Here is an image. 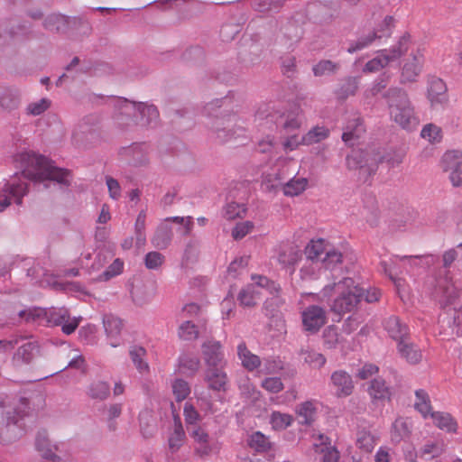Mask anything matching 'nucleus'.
Here are the masks:
<instances>
[{
    "label": "nucleus",
    "instance_id": "nucleus-1",
    "mask_svg": "<svg viewBox=\"0 0 462 462\" xmlns=\"http://www.w3.org/2000/svg\"><path fill=\"white\" fill-rule=\"evenodd\" d=\"M239 106V97L234 91L208 102L204 113L214 117L210 129L219 142L226 143L245 137V122L234 110Z\"/></svg>",
    "mask_w": 462,
    "mask_h": 462
},
{
    "label": "nucleus",
    "instance_id": "nucleus-2",
    "mask_svg": "<svg viewBox=\"0 0 462 462\" xmlns=\"http://www.w3.org/2000/svg\"><path fill=\"white\" fill-rule=\"evenodd\" d=\"M15 167L20 169L24 179L42 182L52 180L69 187L72 182V174L69 170L58 168L45 156L32 151L17 152L14 157Z\"/></svg>",
    "mask_w": 462,
    "mask_h": 462
},
{
    "label": "nucleus",
    "instance_id": "nucleus-3",
    "mask_svg": "<svg viewBox=\"0 0 462 462\" xmlns=\"http://www.w3.org/2000/svg\"><path fill=\"white\" fill-rule=\"evenodd\" d=\"M13 323L33 322L42 326H60L66 335L72 334L79 327L81 318L70 317L66 308L42 309L29 307L17 311V317L12 319Z\"/></svg>",
    "mask_w": 462,
    "mask_h": 462
},
{
    "label": "nucleus",
    "instance_id": "nucleus-4",
    "mask_svg": "<svg viewBox=\"0 0 462 462\" xmlns=\"http://www.w3.org/2000/svg\"><path fill=\"white\" fill-rule=\"evenodd\" d=\"M333 295L336 297L330 305V310L338 315H343L356 310L364 297V290L356 285L352 278H344L337 282L326 285L317 298L323 301Z\"/></svg>",
    "mask_w": 462,
    "mask_h": 462
},
{
    "label": "nucleus",
    "instance_id": "nucleus-5",
    "mask_svg": "<svg viewBox=\"0 0 462 462\" xmlns=\"http://www.w3.org/2000/svg\"><path fill=\"white\" fill-rule=\"evenodd\" d=\"M383 97L388 104L389 114L396 124L403 129L411 130L418 125L408 94L398 88H391Z\"/></svg>",
    "mask_w": 462,
    "mask_h": 462
},
{
    "label": "nucleus",
    "instance_id": "nucleus-6",
    "mask_svg": "<svg viewBox=\"0 0 462 462\" xmlns=\"http://www.w3.org/2000/svg\"><path fill=\"white\" fill-rule=\"evenodd\" d=\"M25 433L23 416L12 406L6 409L0 423V443L10 445L19 440Z\"/></svg>",
    "mask_w": 462,
    "mask_h": 462
},
{
    "label": "nucleus",
    "instance_id": "nucleus-7",
    "mask_svg": "<svg viewBox=\"0 0 462 462\" xmlns=\"http://www.w3.org/2000/svg\"><path fill=\"white\" fill-rule=\"evenodd\" d=\"M432 297L442 308L455 305L459 299V291L454 285L451 277L446 273L443 276L432 278L429 282Z\"/></svg>",
    "mask_w": 462,
    "mask_h": 462
},
{
    "label": "nucleus",
    "instance_id": "nucleus-8",
    "mask_svg": "<svg viewBox=\"0 0 462 462\" xmlns=\"http://www.w3.org/2000/svg\"><path fill=\"white\" fill-rule=\"evenodd\" d=\"M101 118L97 115H88L83 117L72 133L73 142L78 144L94 143L99 139Z\"/></svg>",
    "mask_w": 462,
    "mask_h": 462
},
{
    "label": "nucleus",
    "instance_id": "nucleus-9",
    "mask_svg": "<svg viewBox=\"0 0 462 462\" xmlns=\"http://www.w3.org/2000/svg\"><path fill=\"white\" fill-rule=\"evenodd\" d=\"M113 123L119 130L132 129L138 125L136 119V104L125 98H117L113 101Z\"/></svg>",
    "mask_w": 462,
    "mask_h": 462
},
{
    "label": "nucleus",
    "instance_id": "nucleus-10",
    "mask_svg": "<svg viewBox=\"0 0 462 462\" xmlns=\"http://www.w3.org/2000/svg\"><path fill=\"white\" fill-rule=\"evenodd\" d=\"M188 431L193 440L194 453L197 456L206 457L219 452L221 444L211 438L204 428L200 426L188 427Z\"/></svg>",
    "mask_w": 462,
    "mask_h": 462
},
{
    "label": "nucleus",
    "instance_id": "nucleus-11",
    "mask_svg": "<svg viewBox=\"0 0 462 462\" xmlns=\"http://www.w3.org/2000/svg\"><path fill=\"white\" fill-rule=\"evenodd\" d=\"M380 160V154L374 150H353L346 157V165L350 170L360 169L371 174L376 170Z\"/></svg>",
    "mask_w": 462,
    "mask_h": 462
},
{
    "label": "nucleus",
    "instance_id": "nucleus-12",
    "mask_svg": "<svg viewBox=\"0 0 462 462\" xmlns=\"http://www.w3.org/2000/svg\"><path fill=\"white\" fill-rule=\"evenodd\" d=\"M28 184L25 180L17 181L16 179L5 184L0 189V212L8 208L12 201L17 205L22 204V199L27 194Z\"/></svg>",
    "mask_w": 462,
    "mask_h": 462
},
{
    "label": "nucleus",
    "instance_id": "nucleus-13",
    "mask_svg": "<svg viewBox=\"0 0 462 462\" xmlns=\"http://www.w3.org/2000/svg\"><path fill=\"white\" fill-rule=\"evenodd\" d=\"M300 317L303 330L310 334L317 333L327 322L326 310L318 305L305 308Z\"/></svg>",
    "mask_w": 462,
    "mask_h": 462
},
{
    "label": "nucleus",
    "instance_id": "nucleus-14",
    "mask_svg": "<svg viewBox=\"0 0 462 462\" xmlns=\"http://www.w3.org/2000/svg\"><path fill=\"white\" fill-rule=\"evenodd\" d=\"M442 169L448 174L454 187L462 184V152L457 150L448 151L441 160Z\"/></svg>",
    "mask_w": 462,
    "mask_h": 462
},
{
    "label": "nucleus",
    "instance_id": "nucleus-15",
    "mask_svg": "<svg viewBox=\"0 0 462 462\" xmlns=\"http://www.w3.org/2000/svg\"><path fill=\"white\" fill-rule=\"evenodd\" d=\"M202 356L207 367L226 366V361L222 345L217 340H207L202 344Z\"/></svg>",
    "mask_w": 462,
    "mask_h": 462
},
{
    "label": "nucleus",
    "instance_id": "nucleus-16",
    "mask_svg": "<svg viewBox=\"0 0 462 462\" xmlns=\"http://www.w3.org/2000/svg\"><path fill=\"white\" fill-rule=\"evenodd\" d=\"M394 19L393 16H386L383 19V25L386 28V32L383 34H378V32H370L366 35L359 37L356 42H351L347 48L349 53H354L357 51H361L370 46L376 39L383 37H389L392 33V28L393 27Z\"/></svg>",
    "mask_w": 462,
    "mask_h": 462
},
{
    "label": "nucleus",
    "instance_id": "nucleus-17",
    "mask_svg": "<svg viewBox=\"0 0 462 462\" xmlns=\"http://www.w3.org/2000/svg\"><path fill=\"white\" fill-rule=\"evenodd\" d=\"M30 32V27L25 23H18L15 21H3L0 23V46L26 36Z\"/></svg>",
    "mask_w": 462,
    "mask_h": 462
},
{
    "label": "nucleus",
    "instance_id": "nucleus-18",
    "mask_svg": "<svg viewBox=\"0 0 462 462\" xmlns=\"http://www.w3.org/2000/svg\"><path fill=\"white\" fill-rule=\"evenodd\" d=\"M120 153L129 158V163L133 167H143L149 164V148L145 143H133L122 148Z\"/></svg>",
    "mask_w": 462,
    "mask_h": 462
},
{
    "label": "nucleus",
    "instance_id": "nucleus-19",
    "mask_svg": "<svg viewBox=\"0 0 462 462\" xmlns=\"http://www.w3.org/2000/svg\"><path fill=\"white\" fill-rule=\"evenodd\" d=\"M312 447L316 453L322 455V462H338V450L331 445L328 437L324 434L313 435Z\"/></svg>",
    "mask_w": 462,
    "mask_h": 462
},
{
    "label": "nucleus",
    "instance_id": "nucleus-20",
    "mask_svg": "<svg viewBox=\"0 0 462 462\" xmlns=\"http://www.w3.org/2000/svg\"><path fill=\"white\" fill-rule=\"evenodd\" d=\"M330 385L337 397H346L353 393L354 383L352 377L348 373L343 370H337L332 373L330 376Z\"/></svg>",
    "mask_w": 462,
    "mask_h": 462
},
{
    "label": "nucleus",
    "instance_id": "nucleus-21",
    "mask_svg": "<svg viewBox=\"0 0 462 462\" xmlns=\"http://www.w3.org/2000/svg\"><path fill=\"white\" fill-rule=\"evenodd\" d=\"M424 57L420 50L412 52L411 58L404 63L402 69L401 81L402 83L413 82L419 76L423 64Z\"/></svg>",
    "mask_w": 462,
    "mask_h": 462
},
{
    "label": "nucleus",
    "instance_id": "nucleus-22",
    "mask_svg": "<svg viewBox=\"0 0 462 462\" xmlns=\"http://www.w3.org/2000/svg\"><path fill=\"white\" fill-rule=\"evenodd\" d=\"M39 351V346L34 340H28L19 346L13 356L12 365L18 368L22 365L30 364Z\"/></svg>",
    "mask_w": 462,
    "mask_h": 462
},
{
    "label": "nucleus",
    "instance_id": "nucleus-23",
    "mask_svg": "<svg viewBox=\"0 0 462 462\" xmlns=\"http://www.w3.org/2000/svg\"><path fill=\"white\" fill-rule=\"evenodd\" d=\"M225 366H210L205 370V382L208 388L214 391H226L228 382L227 374L224 371Z\"/></svg>",
    "mask_w": 462,
    "mask_h": 462
},
{
    "label": "nucleus",
    "instance_id": "nucleus-24",
    "mask_svg": "<svg viewBox=\"0 0 462 462\" xmlns=\"http://www.w3.org/2000/svg\"><path fill=\"white\" fill-rule=\"evenodd\" d=\"M409 42L410 35L404 34L399 39L396 45L388 50H382L378 51V55L380 56L383 66L386 67L390 63L399 60L401 56L408 51Z\"/></svg>",
    "mask_w": 462,
    "mask_h": 462
},
{
    "label": "nucleus",
    "instance_id": "nucleus-25",
    "mask_svg": "<svg viewBox=\"0 0 462 462\" xmlns=\"http://www.w3.org/2000/svg\"><path fill=\"white\" fill-rule=\"evenodd\" d=\"M35 448L44 459L59 462L60 457L56 454L58 444H53L45 432H39L35 439Z\"/></svg>",
    "mask_w": 462,
    "mask_h": 462
},
{
    "label": "nucleus",
    "instance_id": "nucleus-26",
    "mask_svg": "<svg viewBox=\"0 0 462 462\" xmlns=\"http://www.w3.org/2000/svg\"><path fill=\"white\" fill-rule=\"evenodd\" d=\"M428 98L433 106L448 102L447 87L442 79L433 78L429 81Z\"/></svg>",
    "mask_w": 462,
    "mask_h": 462
},
{
    "label": "nucleus",
    "instance_id": "nucleus-27",
    "mask_svg": "<svg viewBox=\"0 0 462 462\" xmlns=\"http://www.w3.org/2000/svg\"><path fill=\"white\" fill-rule=\"evenodd\" d=\"M397 350L401 357L411 365L419 364L422 359L421 349L416 344L410 341L409 337L401 340L397 344Z\"/></svg>",
    "mask_w": 462,
    "mask_h": 462
},
{
    "label": "nucleus",
    "instance_id": "nucleus-28",
    "mask_svg": "<svg viewBox=\"0 0 462 462\" xmlns=\"http://www.w3.org/2000/svg\"><path fill=\"white\" fill-rule=\"evenodd\" d=\"M301 251L297 245L285 244L281 245L278 253V262L283 267H294L301 259ZM294 272L292 268L291 273Z\"/></svg>",
    "mask_w": 462,
    "mask_h": 462
},
{
    "label": "nucleus",
    "instance_id": "nucleus-29",
    "mask_svg": "<svg viewBox=\"0 0 462 462\" xmlns=\"http://www.w3.org/2000/svg\"><path fill=\"white\" fill-rule=\"evenodd\" d=\"M104 328L107 337L109 338V345L112 347H116L120 345L118 336L123 328L122 320L114 315H106L103 319Z\"/></svg>",
    "mask_w": 462,
    "mask_h": 462
},
{
    "label": "nucleus",
    "instance_id": "nucleus-30",
    "mask_svg": "<svg viewBox=\"0 0 462 462\" xmlns=\"http://www.w3.org/2000/svg\"><path fill=\"white\" fill-rule=\"evenodd\" d=\"M384 328L388 335L397 342L409 337V328L398 317H390L384 321Z\"/></svg>",
    "mask_w": 462,
    "mask_h": 462
},
{
    "label": "nucleus",
    "instance_id": "nucleus-31",
    "mask_svg": "<svg viewBox=\"0 0 462 462\" xmlns=\"http://www.w3.org/2000/svg\"><path fill=\"white\" fill-rule=\"evenodd\" d=\"M365 129L363 121L359 117H354L349 120L344 128L342 140L349 145H354L365 133Z\"/></svg>",
    "mask_w": 462,
    "mask_h": 462
},
{
    "label": "nucleus",
    "instance_id": "nucleus-32",
    "mask_svg": "<svg viewBox=\"0 0 462 462\" xmlns=\"http://www.w3.org/2000/svg\"><path fill=\"white\" fill-rule=\"evenodd\" d=\"M136 117H140L138 124L143 126H149L157 123L159 111L155 106L146 103H138L136 104Z\"/></svg>",
    "mask_w": 462,
    "mask_h": 462
},
{
    "label": "nucleus",
    "instance_id": "nucleus-33",
    "mask_svg": "<svg viewBox=\"0 0 462 462\" xmlns=\"http://www.w3.org/2000/svg\"><path fill=\"white\" fill-rule=\"evenodd\" d=\"M367 391L374 402L390 400L392 395L390 387L381 377L372 380Z\"/></svg>",
    "mask_w": 462,
    "mask_h": 462
},
{
    "label": "nucleus",
    "instance_id": "nucleus-34",
    "mask_svg": "<svg viewBox=\"0 0 462 462\" xmlns=\"http://www.w3.org/2000/svg\"><path fill=\"white\" fill-rule=\"evenodd\" d=\"M237 356L242 365L248 371H254L261 365V359L258 356L253 354L246 346L245 342L237 346Z\"/></svg>",
    "mask_w": 462,
    "mask_h": 462
},
{
    "label": "nucleus",
    "instance_id": "nucleus-35",
    "mask_svg": "<svg viewBox=\"0 0 462 462\" xmlns=\"http://www.w3.org/2000/svg\"><path fill=\"white\" fill-rule=\"evenodd\" d=\"M329 247L330 245L323 238L312 239L306 245L304 253L310 260L321 261Z\"/></svg>",
    "mask_w": 462,
    "mask_h": 462
},
{
    "label": "nucleus",
    "instance_id": "nucleus-36",
    "mask_svg": "<svg viewBox=\"0 0 462 462\" xmlns=\"http://www.w3.org/2000/svg\"><path fill=\"white\" fill-rule=\"evenodd\" d=\"M129 356L134 367L139 373L146 374L149 372L147 352L143 346L137 345L132 346L129 349Z\"/></svg>",
    "mask_w": 462,
    "mask_h": 462
},
{
    "label": "nucleus",
    "instance_id": "nucleus-37",
    "mask_svg": "<svg viewBox=\"0 0 462 462\" xmlns=\"http://www.w3.org/2000/svg\"><path fill=\"white\" fill-rule=\"evenodd\" d=\"M186 440L184 429L179 420H175L173 430L168 438V448L171 454L180 450Z\"/></svg>",
    "mask_w": 462,
    "mask_h": 462
},
{
    "label": "nucleus",
    "instance_id": "nucleus-38",
    "mask_svg": "<svg viewBox=\"0 0 462 462\" xmlns=\"http://www.w3.org/2000/svg\"><path fill=\"white\" fill-rule=\"evenodd\" d=\"M20 104V92L13 88H0V107L14 110Z\"/></svg>",
    "mask_w": 462,
    "mask_h": 462
},
{
    "label": "nucleus",
    "instance_id": "nucleus-39",
    "mask_svg": "<svg viewBox=\"0 0 462 462\" xmlns=\"http://www.w3.org/2000/svg\"><path fill=\"white\" fill-rule=\"evenodd\" d=\"M438 261V257L433 254L402 256V264L405 269L413 267H430Z\"/></svg>",
    "mask_w": 462,
    "mask_h": 462
},
{
    "label": "nucleus",
    "instance_id": "nucleus-40",
    "mask_svg": "<svg viewBox=\"0 0 462 462\" xmlns=\"http://www.w3.org/2000/svg\"><path fill=\"white\" fill-rule=\"evenodd\" d=\"M171 238V227L166 224H162L157 227L151 241L157 249H165L170 245Z\"/></svg>",
    "mask_w": 462,
    "mask_h": 462
},
{
    "label": "nucleus",
    "instance_id": "nucleus-41",
    "mask_svg": "<svg viewBox=\"0 0 462 462\" xmlns=\"http://www.w3.org/2000/svg\"><path fill=\"white\" fill-rule=\"evenodd\" d=\"M308 182V180L304 177H293L282 185L283 194L287 197L298 196L307 189Z\"/></svg>",
    "mask_w": 462,
    "mask_h": 462
},
{
    "label": "nucleus",
    "instance_id": "nucleus-42",
    "mask_svg": "<svg viewBox=\"0 0 462 462\" xmlns=\"http://www.w3.org/2000/svg\"><path fill=\"white\" fill-rule=\"evenodd\" d=\"M200 366L199 357L189 355L182 354L179 357V369L180 373L187 375H194Z\"/></svg>",
    "mask_w": 462,
    "mask_h": 462
},
{
    "label": "nucleus",
    "instance_id": "nucleus-43",
    "mask_svg": "<svg viewBox=\"0 0 462 462\" xmlns=\"http://www.w3.org/2000/svg\"><path fill=\"white\" fill-rule=\"evenodd\" d=\"M321 266L320 261H314L307 258L300 270V279L303 281L317 280L320 276Z\"/></svg>",
    "mask_w": 462,
    "mask_h": 462
},
{
    "label": "nucleus",
    "instance_id": "nucleus-44",
    "mask_svg": "<svg viewBox=\"0 0 462 462\" xmlns=\"http://www.w3.org/2000/svg\"><path fill=\"white\" fill-rule=\"evenodd\" d=\"M434 424L447 432H456L457 424L449 413L437 411L430 413Z\"/></svg>",
    "mask_w": 462,
    "mask_h": 462
},
{
    "label": "nucleus",
    "instance_id": "nucleus-45",
    "mask_svg": "<svg viewBox=\"0 0 462 462\" xmlns=\"http://www.w3.org/2000/svg\"><path fill=\"white\" fill-rule=\"evenodd\" d=\"M87 393L92 399L103 401L110 395V386L106 382L96 381L89 384Z\"/></svg>",
    "mask_w": 462,
    "mask_h": 462
},
{
    "label": "nucleus",
    "instance_id": "nucleus-46",
    "mask_svg": "<svg viewBox=\"0 0 462 462\" xmlns=\"http://www.w3.org/2000/svg\"><path fill=\"white\" fill-rule=\"evenodd\" d=\"M260 295V291L256 289L255 285L249 284L245 286L237 296L240 304L245 307H253L256 304Z\"/></svg>",
    "mask_w": 462,
    "mask_h": 462
},
{
    "label": "nucleus",
    "instance_id": "nucleus-47",
    "mask_svg": "<svg viewBox=\"0 0 462 462\" xmlns=\"http://www.w3.org/2000/svg\"><path fill=\"white\" fill-rule=\"evenodd\" d=\"M410 435V427L407 420L403 418H398L394 420L391 430V439L393 442H400Z\"/></svg>",
    "mask_w": 462,
    "mask_h": 462
},
{
    "label": "nucleus",
    "instance_id": "nucleus-48",
    "mask_svg": "<svg viewBox=\"0 0 462 462\" xmlns=\"http://www.w3.org/2000/svg\"><path fill=\"white\" fill-rule=\"evenodd\" d=\"M329 135V130L324 126H315L302 136L304 145H311L327 139Z\"/></svg>",
    "mask_w": 462,
    "mask_h": 462
},
{
    "label": "nucleus",
    "instance_id": "nucleus-49",
    "mask_svg": "<svg viewBox=\"0 0 462 462\" xmlns=\"http://www.w3.org/2000/svg\"><path fill=\"white\" fill-rule=\"evenodd\" d=\"M415 409L424 417L427 418L430 416L431 412V405L429 394L422 389L417 390L415 392Z\"/></svg>",
    "mask_w": 462,
    "mask_h": 462
},
{
    "label": "nucleus",
    "instance_id": "nucleus-50",
    "mask_svg": "<svg viewBox=\"0 0 462 462\" xmlns=\"http://www.w3.org/2000/svg\"><path fill=\"white\" fill-rule=\"evenodd\" d=\"M248 445L256 452L262 453L271 448V441L268 437L260 431H255L250 435Z\"/></svg>",
    "mask_w": 462,
    "mask_h": 462
},
{
    "label": "nucleus",
    "instance_id": "nucleus-51",
    "mask_svg": "<svg viewBox=\"0 0 462 462\" xmlns=\"http://www.w3.org/2000/svg\"><path fill=\"white\" fill-rule=\"evenodd\" d=\"M297 414L300 424L309 425L314 419L316 414V407L313 402L308 401L300 404L297 408Z\"/></svg>",
    "mask_w": 462,
    "mask_h": 462
},
{
    "label": "nucleus",
    "instance_id": "nucleus-52",
    "mask_svg": "<svg viewBox=\"0 0 462 462\" xmlns=\"http://www.w3.org/2000/svg\"><path fill=\"white\" fill-rule=\"evenodd\" d=\"M339 65L328 60H323L315 64L312 68L314 76H330L337 72Z\"/></svg>",
    "mask_w": 462,
    "mask_h": 462
},
{
    "label": "nucleus",
    "instance_id": "nucleus-53",
    "mask_svg": "<svg viewBox=\"0 0 462 462\" xmlns=\"http://www.w3.org/2000/svg\"><path fill=\"white\" fill-rule=\"evenodd\" d=\"M356 446L365 452H371L375 446V439L369 431L359 430L356 435Z\"/></svg>",
    "mask_w": 462,
    "mask_h": 462
},
{
    "label": "nucleus",
    "instance_id": "nucleus-54",
    "mask_svg": "<svg viewBox=\"0 0 462 462\" xmlns=\"http://www.w3.org/2000/svg\"><path fill=\"white\" fill-rule=\"evenodd\" d=\"M420 136L430 143H437L442 139V131L439 126L434 124H428L422 128Z\"/></svg>",
    "mask_w": 462,
    "mask_h": 462
},
{
    "label": "nucleus",
    "instance_id": "nucleus-55",
    "mask_svg": "<svg viewBox=\"0 0 462 462\" xmlns=\"http://www.w3.org/2000/svg\"><path fill=\"white\" fill-rule=\"evenodd\" d=\"M172 393L177 402L185 400L190 393V387L187 381L177 378L171 383Z\"/></svg>",
    "mask_w": 462,
    "mask_h": 462
},
{
    "label": "nucleus",
    "instance_id": "nucleus-56",
    "mask_svg": "<svg viewBox=\"0 0 462 462\" xmlns=\"http://www.w3.org/2000/svg\"><path fill=\"white\" fill-rule=\"evenodd\" d=\"M51 105V101L49 98L42 97L37 101L29 103L25 111L28 116H37L48 110Z\"/></svg>",
    "mask_w": 462,
    "mask_h": 462
},
{
    "label": "nucleus",
    "instance_id": "nucleus-57",
    "mask_svg": "<svg viewBox=\"0 0 462 462\" xmlns=\"http://www.w3.org/2000/svg\"><path fill=\"white\" fill-rule=\"evenodd\" d=\"M402 263V256L395 255L389 262L382 261L380 265L383 272L397 284L396 275L398 274V264Z\"/></svg>",
    "mask_w": 462,
    "mask_h": 462
},
{
    "label": "nucleus",
    "instance_id": "nucleus-58",
    "mask_svg": "<svg viewBox=\"0 0 462 462\" xmlns=\"http://www.w3.org/2000/svg\"><path fill=\"white\" fill-rule=\"evenodd\" d=\"M178 334L182 340L192 341L198 338L199 330L193 322L185 321L179 327Z\"/></svg>",
    "mask_w": 462,
    "mask_h": 462
},
{
    "label": "nucleus",
    "instance_id": "nucleus-59",
    "mask_svg": "<svg viewBox=\"0 0 462 462\" xmlns=\"http://www.w3.org/2000/svg\"><path fill=\"white\" fill-rule=\"evenodd\" d=\"M342 262V254L333 248L331 245L326 251L324 257L321 259L320 263L326 269H333L337 264Z\"/></svg>",
    "mask_w": 462,
    "mask_h": 462
},
{
    "label": "nucleus",
    "instance_id": "nucleus-60",
    "mask_svg": "<svg viewBox=\"0 0 462 462\" xmlns=\"http://www.w3.org/2000/svg\"><path fill=\"white\" fill-rule=\"evenodd\" d=\"M271 424L275 430H283L292 422V417L287 413L273 411L271 415Z\"/></svg>",
    "mask_w": 462,
    "mask_h": 462
},
{
    "label": "nucleus",
    "instance_id": "nucleus-61",
    "mask_svg": "<svg viewBox=\"0 0 462 462\" xmlns=\"http://www.w3.org/2000/svg\"><path fill=\"white\" fill-rule=\"evenodd\" d=\"M245 206L243 203L228 202L224 208V215L227 219L241 217L245 213Z\"/></svg>",
    "mask_w": 462,
    "mask_h": 462
},
{
    "label": "nucleus",
    "instance_id": "nucleus-62",
    "mask_svg": "<svg viewBox=\"0 0 462 462\" xmlns=\"http://www.w3.org/2000/svg\"><path fill=\"white\" fill-rule=\"evenodd\" d=\"M165 257L159 252L152 251L146 254L144 257V264L147 269L157 270L164 263Z\"/></svg>",
    "mask_w": 462,
    "mask_h": 462
},
{
    "label": "nucleus",
    "instance_id": "nucleus-63",
    "mask_svg": "<svg viewBox=\"0 0 462 462\" xmlns=\"http://www.w3.org/2000/svg\"><path fill=\"white\" fill-rule=\"evenodd\" d=\"M66 20L65 17L60 14H50L48 15L43 22V26L45 29L50 31H60V28L65 24Z\"/></svg>",
    "mask_w": 462,
    "mask_h": 462
},
{
    "label": "nucleus",
    "instance_id": "nucleus-64",
    "mask_svg": "<svg viewBox=\"0 0 462 462\" xmlns=\"http://www.w3.org/2000/svg\"><path fill=\"white\" fill-rule=\"evenodd\" d=\"M303 359L306 363L314 368H320L326 363V358L320 353L315 351H306L303 353Z\"/></svg>",
    "mask_w": 462,
    "mask_h": 462
}]
</instances>
